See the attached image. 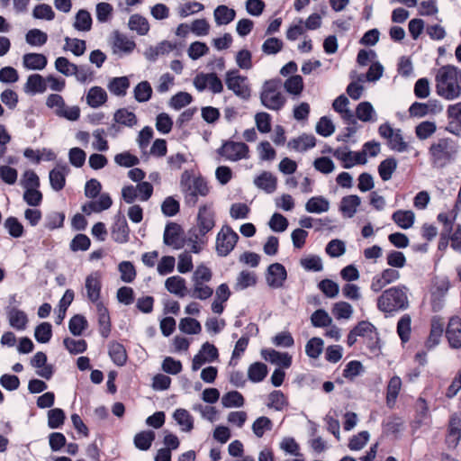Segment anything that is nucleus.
Listing matches in <instances>:
<instances>
[{"mask_svg": "<svg viewBox=\"0 0 461 461\" xmlns=\"http://www.w3.org/2000/svg\"><path fill=\"white\" fill-rule=\"evenodd\" d=\"M436 92L446 100L461 95V70L452 65L443 66L436 74Z\"/></svg>", "mask_w": 461, "mask_h": 461, "instance_id": "1", "label": "nucleus"}, {"mask_svg": "<svg viewBox=\"0 0 461 461\" xmlns=\"http://www.w3.org/2000/svg\"><path fill=\"white\" fill-rule=\"evenodd\" d=\"M460 146L453 138L444 137L434 140L429 148V160L433 167L444 168L457 158Z\"/></svg>", "mask_w": 461, "mask_h": 461, "instance_id": "2", "label": "nucleus"}, {"mask_svg": "<svg viewBox=\"0 0 461 461\" xmlns=\"http://www.w3.org/2000/svg\"><path fill=\"white\" fill-rule=\"evenodd\" d=\"M180 188L185 195L186 203L194 205L198 196H206L209 187L206 181L202 177H194L189 170H185L180 177Z\"/></svg>", "mask_w": 461, "mask_h": 461, "instance_id": "3", "label": "nucleus"}, {"mask_svg": "<svg viewBox=\"0 0 461 461\" xmlns=\"http://www.w3.org/2000/svg\"><path fill=\"white\" fill-rule=\"evenodd\" d=\"M212 278V270L204 265H199L192 275V288L188 291V294L192 298L201 301L212 297L213 289L208 285Z\"/></svg>", "mask_w": 461, "mask_h": 461, "instance_id": "4", "label": "nucleus"}, {"mask_svg": "<svg viewBox=\"0 0 461 461\" xmlns=\"http://www.w3.org/2000/svg\"><path fill=\"white\" fill-rule=\"evenodd\" d=\"M281 87L282 82L280 79H272L264 83L260 100L266 108L279 111L284 107L286 98L283 95Z\"/></svg>", "mask_w": 461, "mask_h": 461, "instance_id": "5", "label": "nucleus"}, {"mask_svg": "<svg viewBox=\"0 0 461 461\" xmlns=\"http://www.w3.org/2000/svg\"><path fill=\"white\" fill-rule=\"evenodd\" d=\"M46 106L61 118L75 122L80 117V109L77 105H66L64 98L59 94H50L46 98Z\"/></svg>", "mask_w": 461, "mask_h": 461, "instance_id": "6", "label": "nucleus"}, {"mask_svg": "<svg viewBox=\"0 0 461 461\" xmlns=\"http://www.w3.org/2000/svg\"><path fill=\"white\" fill-rule=\"evenodd\" d=\"M218 155L230 162L249 158V148L244 142L225 140L217 149Z\"/></svg>", "mask_w": 461, "mask_h": 461, "instance_id": "7", "label": "nucleus"}, {"mask_svg": "<svg viewBox=\"0 0 461 461\" xmlns=\"http://www.w3.org/2000/svg\"><path fill=\"white\" fill-rule=\"evenodd\" d=\"M378 309L392 313L403 307V291L400 286L385 290L377 301Z\"/></svg>", "mask_w": 461, "mask_h": 461, "instance_id": "8", "label": "nucleus"}, {"mask_svg": "<svg viewBox=\"0 0 461 461\" xmlns=\"http://www.w3.org/2000/svg\"><path fill=\"white\" fill-rule=\"evenodd\" d=\"M225 84L229 90L237 96L247 100L250 96V87L247 77L241 76L237 69L229 70L225 74Z\"/></svg>", "mask_w": 461, "mask_h": 461, "instance_id": "9", "label": "nucleus"}, {"mask_svg": "<svg viewBox=\"0 0 461 461\" xmlns=\"http://www.w3.org/2000/svg\"><path fill=\"white\" fill-rule=\"evenodd\" d=\"M239 240V235L230 227L224 225L221 227L216 236L215 249L220 257L228 256L235 248Z\"/></svg>", "mask_w": 461, "mask_h": 461, "instance_id": "10", "label": "nucleus"}, {"mask_svg": "<svg viewBox=\"0 0 461 461\" xmlns=\"http://www.w3.org/2000/svg\"><path fill=\"white\" fill-rule=\"evenodd\" d=\"M153 186L149 182H140L136 186L126 185L122 190V196L127 203H132L136 199L148 201L152 195Z\"/></svg>", "mask_w": 461, "mask_h": 461, "instance_id": "11", "label": "nucleus"}, {"mask_svg": "<svg viewBox=\"0 0 461 461\" xmlns=\"http://www.w3.org/2000/svg\"><path fill=\"white\" fill-rule=\"evenodd\" d=\"M110 42L113 53L120 57L131 54L136 48L135 41L119 31L112 33Z\"/></svg>", "mask_w": 461, "mask_h": 461, "instance_id": "12", "label": "nucleus"}, {"mask_svg": "<svg viewBox=\"0 0 461 461\" xmlns=\"http://www.w3.org/2000/svg\"><path fill=\"white\" fill-rule=\"evenodd\" d=\"M215 226V212L212 203L201 205L196 218V226L194 228L200 232L208 233Z\"/></svg>", "mask_w": 461, "mask_h": 461, "instance_id": "13", "label": "nucleus"}, {"mask_svg": "<svg viewBox=\"0 0 461 461\" xmlns=\"http://www.w3.org/2000/svg\"><path fill=\"white\" fill-rule=\"evenodd\" d=\"M194 86L199 92L209 89L213 94H220L223 90L221 80L215 73H200L196 75L194 78Z\"/></svg>", "mask_w": 461, "mask_h": 461, "instance_id": "14", "label": "nucleus"}, {"mask_svg": "<svg viewBox=\"0 0 461 461\" xmlns=\"http://www.w3.org/2000/svg\"><path fill=\"white\" fill-rule=\"evenodd\" d=\"M86 297L93 303L97 304L101 296L102 275L98 271L92 272L85 280Z\"/></svg>", "mask_w": 461, "mask_h": 461, "instance_id": "15", "label": "nucleus"}, {"mask_svg": "<svg viewBox=\"0 0 461 461\" xmlns=\"http://www.w3.org/2000/svg\"><path fill=\"white\" fill-rule=\"evenodd\" d=\"M218 357V349L214 345L209 342L203 343L199 352L193 358L192 370L197 371L203 365L215 361Z\"/></svg>", "mask_w": 461, "mask_h": 461, "instance_id": "16", "label": "nucleus"}, {"mask_svg": "<svg viewBox=\"0 0 461 461\" xmlns=\"http://www.w3.org/2000/svg\"><path fill=\"white\" fill-rule=\"evenodd\" d=\"M332 155L343 162L345 168H350L356 165H364L367 161L363 153L351 151L347 147L332 150Z\"/></svg>", "mask_w": 461, "mask_h": 461, "instance_id": "17", "label": "nucleus"}, {"mask_svg": "<svg viewBox=\"0 0 461 461\" xmlns=\"http://www.w3.org/2000/svg\"><path fill=\"white\" fill-rule=\"evenodd\" d=\"M415 415L411 422V431L414 434L422 426H428L430 422V414L426 401L419 398L414 405Z\"/></svg>", "mask_w": 461, "mask_h": 461, "instance_id": "18", "label": "nucleus"}, {"mask_svg": "<svg viewBox=\"0 0 461 461\" xmlns=\"http://www.w3.org/2000/svg\"><path fill=\"white\" fill-rule=\"evenodd\" d=\"M378 132L381 137L387 140L388 145L392 149L397 151L403 150V139L401 130H394L389 123H384L379 126Z\"/></svg>", "mask_w": 461, "mask_h": 461, "instance_id": "19", "label": "nucleus"}, {"mask_svg": "<svg viewBox=\"0 0 461 461\" xmlns=\"http://www.w3.org/2000/svg\"><path fill=\"white\" fill-rule=\"evenodd\" d=\"M287 278V272L280 263L271 264L267 268V283L275 289L281 288Z\"/></svg>", "mask_w": 461, "mask_h": 461, "instance_id": "20", "label": "nucleus"}, {"mask_svg": "<svg viewBox=\"0 0 461 461\" xmlns=\"http://www.w3.org/2000/svg\"><path fill=\"white\" fill-rule=\"evenodd\" d=\"M163 240L166 245L175 249H181L184 243L180 225L174 222L168 223L165 228Z\"/></svg>", "mask_w": 461, "mask_h": 461, "instance_id": "21", "label": "nucleus"}, {"mask_svg": "<svg viewBox=\"0 0 461 461\" xmlns=\"http://www.w3.org/2000/svg\"><path fill=\"white\" fill-rule=\"evenodd\" d=\"M444 331V321L439 316L431 319L430 332L425 342V347L429 350L438 346Z\"/></svg>", "mask_w": 461, "mask_h": 461, "instance_id": "22", "label": "nucleus"}, {"mask_svg": "<svg viewBox=\"0 0 461 461\" xmlns=\"http://www.w3.org/2000/svg\"><path fill=\"white\" fill-rule=\"evenodd\" d=\"M446 336L452 348H461V319L459 317L455 316L449 320Z\"/></svg>", "mask_w": 461, "mask_h": 461, "instance_id": "23", "label": "nucleus"}, {"mask_svg": "<svg viewBox=\"0 0 461 461\" xmlns=\"http://www.w3.org/2000/svg\"><path fill=\"white\" fill-rule=\"evenodd\" d=\"M31 364L33 367L37 368L36 374L44 378L50 379L53 375V366L47 364V356L45 353L39 351L37 352L31 360Z\"/></svg>", "mask_w": 461, "mask_h": 461, "instance_id": "24", "label": "nucleus"}, {"mask_svg": "<svg viewBox=\"0 0 461 461\" xmlns=\"http://www.w3.org/2000/svg\"><path fill=\"white\" fill-rule=\"evenodd\" d=\"M69 168L65 164H58L50 171L49 178L50 186L55 191H60L66 184V176L68 174Z\"/></svg>", "mask_w": 461, "mask_h": 461, "instance_id": "25", "label": "nucleus"}, {"mask_svg": "<svg viewBox=\"0 0 461 461\" xmlns=\"http://www.w3.org/2000/svg\"><path fill=\"white\" fill-rule=\"evenodd\" d=\"M261 356L266 361L284 368L290 367L292 364V357L288 353H281L272 348L262 349Z\"/></svg>", "mask_w": 461, "mask_h": 461, "instance_id": "26", "label": "nucleus"}, {"mask_svg": "<svg viewBox=\"0 0 461 461\" xmlns=\"http://www.w3.org/2000/svg\"><path fill=\"white\" fill-rule=\"evenodd\" d=\"M130 230L122 215H117L112 227V237L118 243H126L129 240Z\"/></svg>", "mask_w": 461, "mask_h": 461, "instance_id": "27", "label": "nucleus"}, {"mask_svg": "<svg viewBox=\"0 0 461 461\" xmlns=\"http://www.w3.org/2000/svg\"><path fill=\"white\" fill-rule=\"evenodd\" d=\"M254 185L267 194H272L276 190L277 178L271 172L263 171L254 178Z\"/></svg>", "mask_w": 461, "mask_h": 461, "instance_id": "28", "label": "nucleus"}, {"mask_svg": "<svg viewBox=\"0 0 461 461\" xmlns=\"http://www.w3.org/2000/svg\"><path fill=\"white\" fill-rule=\"evenodd\" d=\"M47 64V57L41 53L31 52L23 56V66L27 70H43Z\"/></svg>", "mask_w": 461, "mask_h": 461, "instance_id": "29", "label": "nucleus"}, {"mask_svg": "<svg viewBox=\"0 0 461 461\" xmlns=\"http://www.w3.org/2000/svg\"><path fill=\"white\" fill-rule=\"evenodd\" d=\"M349 101L348 99L341 95L339 97H337L333 104L332 107L333 109L339 113L340 117L348 124L356 123V119L354 113L348 108Z\"/></svg>", "mask_w": 461, "mask_h": 461, "instance_id": "30", "label": "nucleus"}, {"mask_svg": "<svg viewBox=\"0 0 461 461\" xmlns=\"http://www.w3.org/2000/svg\"><path fill=\"white\" fill-rule=\"evenodd\" d=\"M165 287L170 293L178 297H185L188 294L186 282L180 276H173L166 279Z\"/></svg>", "mask_w": 461, "mask_h": 461, "instance_id": "31", "label": "nucleus"}, {"mask_svg": "<svg viewBox=\"0 0 461 461\" xmlns=\"http://www.w3.org/2000/svg\"><path fill=\"white\" fill-rule=\"evenodd\" d=\"M46 78L40 74H32L24 84V92L31 95L42 94L47 90Z\"/></svg>", "mask_w": 461, "mask_h": 461, "instance_id": "32", "label": "nucleus"}, {"mask_svg": "<svg viewBox=\"0 0 461 461\" xmlns=\"http://www.w3.org/2000/svg\"><path fill=\"white\" fill-rule=\"evenodd\" d=\"M230 296V291L226 284L220 285L216 291L213 302L211 308L214 313L221 314L224 311V303H226Z\"/></svg>", "mask_w": 461, "mask_h": 461, "instance_id": "33", "label": "nucleus"}, {"mask_svg": "<svg viewBox=\"0 0 461 461\" xmlns=\"http://www.w3.org/2000/svg\"><path fill=\"white\" fill-rule=\"evenodd\" d=\"M330 207V201L322 195L312 196L305 203V210L310 213H324Z\"/></svg>", "mask_w": 461, "mask_h": 461, "instance_id": "34", "label": "nucleus"}, {"mask_svg": "<svg viewBox=\"0 0 461 461\" xmlns=\"http://www.w3.org/2000/svg\"><path fill=\"white\" fill-rule=\"evenodd\" d=\"M7 317L9 324L17 330H24L27 327V314L17 308H10L7 310Z\"/></svg>", "mask_w": 461, "mask_h": 461, "instance_id": "35", "label": "nucleus"}, {"mask_svg": "<svg viewBox=\"0 0 461 461\" xmlns=\"http://www.w3.org/2000/svg\"><path fill=\"white\" fill-rule=\"evenodd\" d=\"M353 329L358 337H366L371 340L375 339V342L373 348L374 349H379L376 329L371 322L362 321Z\"/></svg>", "mask_w": 461, "mask_h": 461, "instance_id": "36", "label": "nucleus"}, {"mask_svg": "<svg viewBox=\"0 0 461 461\" xmlns=\"http://www.w3.org/2000/svg\"><path fill=\"white\" fill-rule=\"evenodd\" d=\"M173 419L183 432L188 433L194 429V418L185 409H176L173 413Z\"/></svg>", "mask_w": 461, "mask_h": 461, "instance_id": "37", "label": "nucleus"}, {"mask_svg": "<svg viewBox=\"0 0 461 461\" xmlns=\"http://www.w3.org/2000/svg\"><path fill=\"white\" fill-rule=\"evenodd\" d=\"M99 332L102 337L107 338L111 332V321L107 308L102 303L96 304Z\"/></svg>", "mask_w": 461, "mask_h": 461, "instance_id": "38", "label": "nucleus"}, {"mask_svg": "<svg viewBox=\"0 0 461 461\" xmlns=\"http://www.w3.org/2000/svg\"><path fill=\"white\" fill-rule=\"evenodd\" d=\"M356 117L363 122H375L377 121L376 112L369 102H361L357 104Z\"/></svg>", "mask_w": 461, "mask_h": 461, "instance_id": "39", "label": "nucleus"}, {"mask_svg": "<svg viewBox=\"0 0 461 461\" xmlns=\"http://www.w3.org/2000/svg\"><path fill=\"white\" fill-rule=\"evenodd\" d=\"M206 235V233L200 232L194 228L189 231L187 245L193 253L198 254L203 249L207 244Z\"/></svg>", "mask_w": 461, "mask_h": 461, "instance_id": "40", "label": "nucleus"}, {"mask_svg": "<svg viewBox=\"0 0 461 461\" xmlns=\"http://www.w3.org/2000/svg\"><path fill=\"white\" fill-rule=\"evenodd\" d=\"M360 197L356 194L347 195L341 199L339 210L344 216L352 218L360 205Z\"/></svg>", "mask_w": 461, "mask_h": 461, "instance_id": "41", "label": "nucleus"}, {"mask_svg": "<svg viewBox=\"0 0 461 461\" xmlns=\"http://www.w3.org/2000/svg\"><path fill=\"white\" fill-rule=\"evenodd\" d=\"M316 145V139L312 134H303L288 142V147L298 151L303 152L312 149Z\"/></svg>", "mask_w": 461, "mask_h": 461, "instance_id": "42", "label": "nucleus"}, {"mask_svg": "<svg viewBox=\"0 0 461 461\" xmlns=\"http://www.w3.org/2000/svg\"><path fill=\"white\" fill-rule=\"evenodd\" d=\"M86 99L89 106L97 108L106 102L107 94L102 87L93 86L88 90Z\"/></svg>", "mask_w": 461, "mask_h": 461, "instance_id": "43", "label": "nucleus"}, {"mask_svg": "<svg viewBox=\"0 0 461 461\" xmlns=\"http://www.w3.org/2000/svg\"><path fill=\"white\" fill-rule=\"evenodd\" d=\"M213 16L217 25H226L234 20L236 12L234 9L221 5L216 7Z\"/></svg>", "mask_w": 461, "mask_h": 461, "instance_id": "44", "label": "nucleus"}, {"mask_svg": "<svg viewBox=\"0 0 461 461\" xmlns=\"http://www.w3.org/2000/svg\"><path fill=\"white\" fill-rule=\"evenodd\" d=\"M128 26L131 31L136 32L140 36L148 34L149 31L148 20L138 14H132L129 18Z\"/></svg>", "mask_w": 461, "mask_h": 461, "instance_id": "45", "label": "nucleus"}, {"mask_svg": "<svg viewBox=\"0 0 461 461\" xmlns=\"http://www.w3.org/2000/svg\"><path fill=\"white\" fill-rule=\"evenodd\" d=\"M113 121L118 124L129 128H132L138 122L135 113L126 108L118 109L113 114Z\"/></svg>", "mask_w": 461, "mask_h": 461, "instance_id": "46", "label": "nucleus"}, {"mask_svg": "<svg viewBox=\"0 0 461 461\" xmlns=\"http://www.w3.org/2000/svg\"><path fill=\"white\" fill-rule=\"evenodd\" d=\"M109 356L113 362L117 366H123L127 360V354L124 347L118 342L109 344Z\"/></svg>", "mask_w": 461, "mask_h": 461, "instance_id": "47", "label": "nucleus"}, {"mask_svg": "<svg viewBox=\"0 0 461 461\" xmlns=\"http://www.w3.org/2000/svg\"><path fill=\"white\" fill-rule=\"evenodd\" d=\"M155 436V432L152 430L140 431L134 437V445L138 449L146 451L151 447Z\"/></svg>", "mask_w": 461, "mask_h": 461, "instance_id": "48", "label": "nucleus"}, {"mask_svg": "<svg viewBox=\"0 0 461 461\" xmlns=\"http://www.w3.org/2000/svg\"><path fill=\"white\" fill-rule=\"evenodd\" d=\"M74 28L79 32H89L92 28V17L88 11L79 10L75 17Z\"/></svg>", "mask_w": 461, "mask_h": 461, "instance_id": "49", "label": "nucleus"}, {"mask_svg": "<svg viewBox=\"0 0 461 461\" xmlns=\"http://www.w3.org/2000/svg\"><path fill=\"white\" fill-rule=\"evenodd\" d=\"M245 403L243 395L238 391H230L221 397V404L224 408H240Z\"/></svg>", "mask_w": 461, "mask_h": 461, "instance_id": "50", "label": "nucleus"}, {"mask_svg": "<svg viewBox=\"0 0 461 461\" xmlns=\"http://www.w3.org/2000/svg\"><path fill=\"white\" fill-rule=\"evenodd\" d=\"M402 387V380L399 376H393L389 381L387 386L386 402L390 408L395 404L397 396Z\"/></svg>", "mask_w": 461, "mask_h": 461, "instance_id": "51", "label": "nucleus"}, {"mask_svg": "<svg viewBox=\"0 0 461 461\" xmlns=\"http://www.w3.org/2000/svg\"><path fill=\"white\" fill-rule=\"evenodd\" d=\"M73 299H74V292L69 289L67 290L65 292L63 297L59 301V310H58L56 317H55L56 324L59 325L63 321V320L66 316L67 310H68V306L71 304Z\"/></svg>", "mask_w": 461, "mask_h": 461, "instance_id": "52", "label": "nucleus"}, {"mask_svg": "<svg viewBox=\"0 0 461 461\" xmlns=\"http://www.w3.org/2000/svg\"><path fill=\"white\" fill-rule=\"evenodd\" d=\"M267 375V367L261 362L251 364L248 369V377L253 383H259L263 381Z\"/></svg>", "mask_w": 461, "mask_h": 461, "instance_id": "53", "label": "nucleus"}, {"mask_svg": "<svg viewBox=\"0 0 461 461\" xmlns=\"http://www.w3.org/2000/svg\"><path fill=\"white\" fill-rule=\"evenodd\" d=\"M129 86L130 82L126 77H114L108 84L110 92L118 96L125 95Z\"/></svg>", "mask_w": 461, "mask_h": 461, "instance_id": "54", "label": "nucleus"}, {"mask_svg": "<svg viewBox=\"0 0 461 461\" xmlns=\"http://www.w3.org/2000/svg\"><path fill=\"white\" fill-rule=\"evenodd\" d=\"M447 113L452 121L448 123L447 130L454 134H458L457 126L461 125V103L450 105L447 109Z\"/></svg>", "mask_w": 461, "mask_h": 461, "instance_id": "55", "label": "nucleus"}, {"mask_svg": "<svg viewBox=\"0 0 461 461\" xmlns=\"http://www.w3.org/2000/svg\"><path fill=\"white\" fill-rule=\"evenodd\" d=\"M256 283H257L256 275L253 272H250L248 270H243L237 276L234 288L237 291H241L248 287L255 285Z\"/></svg>", "mask_w": 461, "mask_h": 461, "instance_id": "56", "label": "nucleus"}, {"mask_svg": "<svg viewBox=\"0 0 461 461\" xmlns=\"http://www.w3.org/2000/svg\"><path fill=\"white\" fill-rule=\"evenodd\" d=\"M285 91L293 95H300L303 90V80L299 75L289 77L284 83Z\"/></svg>", "mask_w": 461, "mask_h": 461, "instance_id": "57", "label": "nucleus"}, {"mask_svg": "<svg viewBox=\"0 0 461 461\" xmlns=\"http://www.w3.org/2000/svg\"><path fill=\"white\" fill-rule=\"evenodd\" d=\"M25 41L31 46L41 47L47 42L48 35L40 29H31L25 35Z\"/></svg>", "mask_w": 461, "mask_h": 461, "instance_id": "58", "label": "nucleus"}, {"mask_svg": "<svg viewBox=\"0 0 461 461\" xmlns=\"http://www.w3.org/2000/svg\"><path fill=\"white\" fill-rule=\"evenodd\" d=\"M272 429L273 422L266 416L258 417L252 424V431L257 438H262L267 431H270Z\"/></svg>", "mask_w": 461, "mask_h": 461, "instance_id": "59", "label": "nucleus"}, {"mask_svg": "<svg viewBox=\"0 0 461 461\" xmlns=\"http://www.w3.org/2000/svg\"><path fill=\"white\" fill-rule=\"evenodd\" d=\"M324 342L321 338L314 337L305 345V353L311 358H318L323 350Z\"/></svg>", "mask_w": 461, "mask_h": 461, "instance_id": "60", "label": "nucleus"}, {"mask_svg": "<svg viewBox=\"0 0 461 461\" xmlns=\"http://www.w3.org/2000/svg\"><path fill=\"white\" fill-rule=\"evenodd\" d=\"M134 98L139 103H144L150 99L152 95V88L148 81H141L133 90Z\"/></svg>", "mask_w": 461, "mask_h": 461, "instance_id": "61", "label": "nucleus"}, {"mask_svg": "<svg viewBox=\"0 0 461 461\" xmlns=\"http://www.w3.org/2000/svg\"><path fill=\"white\" fill-rule=\"evenodd\" d=\"M54 66L56 70L60 74L66 77H72L77 71V65L70 62L65 57H59L56 59Z\"/></svg>", "mask_w": 461, "mask_h": 461, "instance_id": "62", "label": "nucleus"}, {"mask_svg": "<svg viewBox=\"0 0 461 461\" xmlns=\"http://www.w3.org/2000/svg\"><path fill=\"white\" fill-rule=\"evenodd\" d=\"M64 50H68L71 51L75 56L79 57L85 53L86 50V44L83 40L66 37Z\"/></svg>", "mask_w": 461, "mask_h": 461, "instance_id": "63", "label": "nucleus"}, {"mask_svg": "<svg viewBox=\"0 0 461 461\" xmlns=\"http://www.w3.org/2000/svg\"><path fill=\"white\" fill-rule=\"evenodd\" d=\"M88 322L86 319L80 314L73 316L68 322L69 331L74 336H80L83 331L87 328Z\"/></svg>", "mask_w": 461, "mask_h": 461, "instance_id": "64", "label": "nucleus"}]
</instances>
